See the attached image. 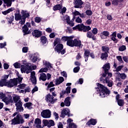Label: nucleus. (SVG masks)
<instances>
[{
    "mask_svg": "<svg viewBox=\"0 0 128 128\" xmlns=\"http://www.w3.org/2000/svg\"><path fill=\"white\" fill-rule=\"evenodd\" d=\"M92 28L90 26H85L83 24H78V30L79 32H86L88 30H90Z\"/></svg>",
    "mask_w": 128,
    "mask_h": 128,
    "instance_id": "nucleus-6",
    "label": "nucleus"
},
{
    "mask_svg": "<svg viewBox=\"0 0 128 128\" xmlns=\"http://www.w3.org/2000/svg\"><path fill=\"white\" fill-rule=\"evenodd\" d=\"M126 50V46L124 45H122L118 48V50L120 52H124Z\"/></svg>",
    "mask_w": 128,
    "mask_h": 128,
    "instance_id": "nucleus-41",
    "label": "nucleus"
},
{
    "mask_svg": "<svg viewBox=\"0 0 128 128\" xmlns=\"http://www.w3.org/2000/svg\"><path fill=\"white\" fill-rule=\"evenodd\" d=\"M70 97H67L64 100V104L66 106H70Z\"/></svg>",
    "mask_w": 128,
    "mask_h": 128,
    "instance_id": "nucleus-28",
    "label": "nucleus"
},
{
    "mask_svg": "<svg viewBox=\"0 0 128 128\" xmlns=\"http://www.w3.org/2000/svg\"><path fill=\"white\" fill-rule=\"evenodd\" d=\"M4 4H6V6L9 8L10 6H12V2H14L15 0H2Z\"/></svg>",
    "mask_w": 128,
    "mask_h": 128,
    "instance_id": "nucleus-20",
    "label": "nucleus"
},
{
    "mask_svg": "<svg viewBox=\"0 0 128 128\" xmlns=\"http://www.w3.org/2000/svg\"><path fill=\"white\" fill-rule=\"evenodd\" d=\"M96 84L98 90L99 94L102 98H106L107 94H110V90L104 85L99 83H97Z\"/></svg>",
    "mask_w": 128,
    "mask_h": 128,
    "instance_id": "nucleus-2",
    "label": "nucleus"
},
{
    "mask_svg": "<svg viewBox=\"0 0 128 128\" xmlns=\"http://www.w3.org/2000/svg\"><path fill=\"white\" fill-rule=\"evenodd\" d=\"M102 52H104L108 54V50H110V48L106 46H102Z\"/></svg>",
    "mask_w": 128,
    "mask_h": 128,
    "instance_id": "nucleus-36",
    "label": "nucleus"
},
{
    "mask_svg": "<svg viewBox=\"0 0 128 128\" xmlns=\"http://www.w3.org/2000/svg\"><path fill=\"white\" fill-rule=\"evenodd\" d=\"M74 38V36H64L62 38V40H63V42H68V40H70V38Z\"/></svg>",
    "mask_w": 128,
    "mask_h": 128,
    "instance_id": "nucleus-40",
    "label": "nucleus"
},
{
    "mask_svg": "<svg viewBox=\"0 0 128 128\" xmlns=\"http://www.w3.org/2000/svg\"><path fill=\"white\" fill-rule=\"evenodd\" d=\"M118 104L120 106H123L124 104V102L123 100L120 99L118 100Z\"/></svg>",
    "mask_w": 128,
    "mask_h": 128,
    "instance_id": "nucleus-38",
    "label": "nucleus"
},
{
    "mask_svg": "<svg viewBox=\"0 0 128 128\" xmlns=\"http://www.w3.org/2000/svg\"><path fill=\"white\" fill-rule=\"evenodd\" d=\"M45 65L47 66L48 68H52V64H50V63L49 62H46Z\"/></svg>",
    "mask_w": 128,
    "mask_h": 128,
    "instance_id": "nucleus-59",
    "label": "nucleus"
},
{
    "mask_svg": "<svg viewBox=\"0 0 128 128\" xmlns=\"http://www.w3.org/2000/svg\"><path fill=\"white\" fill-rule=\"evenodd\" d=\"M108 56V54L107 52H104L102 54L100 58H102V60H106Z\"/></svg>",
    "mask_w": 128,
    "mask_h": 128,
    "instance_id": "nucleus-32",
    "label": "nucleus"
},
{
    "mask_svg": "<svg viewBox=\"0 0 128 128\" xmlns=\"http://www.w3.org/2000/svg\"><path fill=\"white\" fill-rule=\"evenodd\" d=\"M14 16H12L10 17H7L6 20H8L9 24H12V22H14Z\"/></svg>",
    "mask_w": 128,
    "mask_h": 128,
    "instance_id": "nucleus-35",
    "label": "nucleus"
},
{
    "mask_svg": "<svg viewBox=\"0 0 128 128\" xmlns=\"http://www.w3.org/2000/svg\"><path fill=\"white\" fill-rule=\"evenodd\" d=\"M105 83L107 84L108 86H109L110 88H112V86L114 82L112 80H110V78H108L106 77V78Z\"/></svg>",
    "mask_w": 128,
    "mask_h": 128,
    "instance_id": "nucleus-24",
    "label": "nucleus"
},
{
    "mask_svg": "<svg viewBox=\"0 0 128 128\" xmlns=\"http://www.w3.org/2000/svg\"><path fill=\"white\" fill-rule=\"evenodd\" d=\"M58 128H64V125L62 122H60L58 125Z\"/></svg>",
    "mask_w": 128,
    "mask_h": 128,
    "instance_id": "nucleus-64",
    "label": "nucleus"
},
{
    "mask_svg": "<svg viewBox=\"0 0 128 128\" xmlns=\"http://www.w3.org/2000/svg\"><path fill=\"white\" fill-rule=\"evenodd\" d=\"M116 58L120 62L121 64H122V62H124V61L122 60V56H116Z\"/></svg>",
    "mask_w": 128,
    "mask_h": 128,
    "instance_id": "nucleus-50",
    "label": "nucleus"
},
{
    "mask_svg": "<svg viewBox=\"0 0 128 128\" xmlns=\"http://www.w3.org/2000/svg\"><path fill=\"white\" fill-rule=\"evenodd\" d=\"M41 21H42V18L40 17H36L34 18V22H37V24L40 22Z\"/></svg>",
    "mask_w": 128,
    "mask_h": 128,
    "instance_id": "nucleus-47",
    "label": "nucleus"
},
{
    "mask_svg": "<svg viewBox=\"0 0 128 128\" xmlns=\"http://www.w3.org/2000/svg\"><path fill=\"white\" fill-rule=\"evenodd\" d=\"M70 109L68 108L63 109L62 111L60 117L64 118L66 116H70Z\"/></svg>",
    "mask_w": 128,
    "mask_h": 128,
    "instance_id": "nucleus-14",
    "label": "nucleus"
},
{
    "mask_svg": "<svg viewBox=\"0 0 128 128\" xmlns=\"http://www.w3.org/2000/svg\"><path fill=\"white\" fill-rule=\"evenodd\" d=\"M76 22H78V24H82V20L80 18V16H78L76 19Z\"/></svg>",
    "mask_w": 128,
    "mask_h": 128,
    "instance_id": "nucleus-54",
    "label": "nucleus"
},
{
    "mask_svg": "<svg viewBox=\"0 0 128 128\" xmlns=\"http://www.w3.org/2000/svg\"><path fill=\"white\" fill-rule=\"evenodd\" d=\"M38 86H36L32 90V94H34L36 92H38Z\"/></svg>",
    "mask_w": 128,
    "mask_h": 128,
    "instance_id": "nucleus-55",
    "label": "nucleus"
},
{
    "mask_svg": "<svg viewBox=\"0 0 128 128\" xmlns=\"http://www.w3.org/2000/svg\"><path fill=\"white\" fill-rule=\"evenodd\" d=\"M30 78L32 84H36V72H31Z\"/></svg>",
    "mask_w": 128,
    "mask_h": 128,
    "instance_id": "nucleus-17",
    "label": "nucleus"
},
{
    "mask_svg": "<svg viewBox=\"0 0 128 128\" xmlns=\"http://www.w3.org/2000/svg\"><path fill=\"white\" fill-rule=\"evenodd\" d=\"M67 46L74 48V46H82V42L80 40L76 38L72 40L70 38L67 41Z\"/></svg>",
    "mask_w": 128,
    "mask_h": 128,
    "instance_id": "nucleus-3",
    "label": "nucleus"
},
{
    "mask_svg": "<svg viewBox=\"0 0 128 128\" xmlns=\"http://www.w3.org/2000/svg\"><path fill=\"white\" fill-rule=\"evenodd\" d=\"M21 14H22V20L20 21L19 24H20L22 25L24 24L26 18H28V16H30V14L26 12V11H24V10H22Z\"/></svg>",
    "mask_w": 128,
    "mask_h": 128,
    "instance_id": "nucleus-8",
    "label": "nucleus"
},
{
    "mask_svg": "<svg viewBox=\"0 0 128 128\" xmlns=\"http://www.w3.org/2000/svg\"><path fill=\"white\" fill-rule=\"evenodd\" d=\"M119 77L121 80H126V74L124 73H118Z\"/></svg>",
    "mask_w": 128,
    "mask_h": 128,
    "instance_id": "nucleus-33",
    "label": "nucleus"
},
{
    "mask_svg": "<svg viewBox=\"0 0 128 128\" xmlns=\"http://www.w3.org/2000/svg\"><path fill=\"white\" fill-rule=\"evenodd\" d=\"M48 68H42L39 70L38 72H41V74L43 73V72H48Z\"/></svg>",
    "mask_w": 128,
    "mask_h": 128,
    "instance_id": "nucleus-45",
    "label": "nucleus"
},
{
    "mask_svg": "<svg viewBox=\"0 0 128 128\" xmlns=\"http://www.w3.org/2000/svg\"><path fill=\"white\" fill-rule=\"evenodd\" d=\"M77 128L76 125L74 122L70 123L68 124V127H67V128Z\"/></svg>",
    "mask_w": 128,
    "mask_h": 128,
    "instance_id": "nucleus-42",
    "label": "nucleus"
},
{
    "mask_svg": "<svg viewBox=\"0 0 128 128\" xmlns=\"http://www.w3.org/2000/svg\"><path fill=\"white\" fill-rule=\"evenodd\" d=\"M34 124L36 128H44V126H42V120L38 118L35 119Z\"/></svg>",
    "mask_w": 128,
    "mask_h": 128,
    "instance_id": "nucleus-15",
    "label": "nucleus"
},
{
    "mask_svg": "<svg viewBox=\"0 0 128 128\" xmlns=\"http://www.w3.org/2000/svg\"><path fill=\"white\" fill-rule=\"evenodd\" d=\"M86 14L87 16H92V12L90 10H87L86 11Z\"/></svg>",
    "mask_w": 128,
    "mask_h": 128,
    "instance_id": "nucleus-56",
    "label": "nucleus"
},
{
    "mask_svg": "<svg viewBox=\"0 0 128 128\" xmlns=\"http://www.w3.org/2000/svg\"><path fill=\"white\" fill-rule=\"evenodd\" d=\"M6 94H4L2 92H0V98L2 100V102H4V100L6 98Z\"/></svg>",
    "mask_w": 128,
    "mask_h": 128,
    "instance_id": "nucleus-43",
    "label": "nucleus"
},
{
    "mask_svg": "<svg viewBox=\"0 0 128 128\" xmlns=\"http://www.w3.org/2000/svg\"><path fill=\"white\" fill-rule=\"evenodd\" d=\"M65 92H66V94H68L70 93V86H68L65 90Z\"/></svg>",
    "mask_w": 128,
    "mask_h": 128,
    "instance_id": "nucleus-53",
    "label": "nucleus"
},
{
    "mask_svg": "<svg viewBox=\"0 0 128 128\" xmlns=\"http://www.w3.org/2000/svg\"><path fill=\"white\" fill-rule=\"evenodd\" d=\"M123 60H124V62H128V57L126 56H124L122 57Z\"/></svg>",
    "mask_w": 128,
    "mask_h": 128,
    "instance_id": "nucleus-63",
    "label": "nucleus"
},
{
    "mask_svg": "<svg viewBox=\"0 0 128 128\" xmlns=\"http://www.w3.org/2000/svg\"><path fill=\"white\" fill-rule=\"evenodd\" d=\"M58 44H60V39L59 38H56L54 42V46H56Z\"/></svg>",
    "mask_w": 128,
    "mask_h": 128,
    "instance_id": "nucleus-39",
    "label": "nucleus"
},
{
    "mask_svg": "<svg viewBox=\"0 0 128 128\" xmlns=\"http://www.w3.org/2000/svg\"><path fill=\"white\" fill-rule=\"evenodd\" d=\"M46 78L48 77L46 76V74L44 73H41L40 74V76L39 78L40 80H42L43 82H46Z\"/></svg>",
    "mask_w": 128,
    "mask_h": 128,
    "instance_id": "nucleus-22",
    "label": "nucleus"
},
{
    "mask_svg": "<svg viewBox=\"0 0 128 128\" xmlns=\"http://www.w3.org/2000/svg\"><path fill=\"white\" fill-rule=\"evenodd\" d=\"M74 4L75 8H82L84 2L82 0H75Z\"/></svg>",
    "mask_w": 128,
    "mask_h": 128,
    "instance_id": "nucleus-13",
    "label": "nucleus"
},
{
    "mask_svg": "<svg viewBox=\"0 0 128 128\" xmlns=\"http://www.w3.org/2000/svg\"><path fill=\"white\" fill-rule=\"evenodd\" d=\"M45 100L46 102H50V104H54L58 100V98H54L50 94H48L45 97Z\"/></svg>",
    "mask_w": 128,
    "mask_h": 128,
    "instance_id": "nucleus-7",
    "label": "nucleus"
},
{
    "mask_svg": "<svg viewBox=\"0 0 128 128\" xmlns=\"http://www.w3.org/2000/svg\"><path fill=\"white\" fill-rule=\"evenodd\" d=\"M104 70V73L102 75V78H106V74H108V76L106 78H108L109 80L112 78V74L110 72H108V70L110 68V63L105 64L102 67Z\"/></svg>",
    "mask_w": 128,
    "mask_h": 128,
    "instance_id": "nucleus-4",
    "label": "nucleus"
},
{
    "mask_svg": "<svg viewBox=\"0 0 128 128\" xmlns=\"http://www.w3.org/2000/svg\"><path fill=\"white\" fill-rule=\"evenodd\" d=\"M55 124L54 121L53 120H49L48 124V128H50L52 126H54Z\"/></svg>",
    "mask_w": 128,
    "mask_h": 128,
    "instance_id": "nucleus-37",
    "label": "nucleus"
},
{
    "mask_svg": "<svg viewBox=\"0 0 128 128\" xmlns=\"http://www.w3.org/2000/svg\"><path fill=\"white\" fill-rule=\"evenodd\" d=\"M123 68H124V66L122 65L116 68L115 72H120Z\"/></svg>",
    "mask_w": 128,
    "mask_h": 128,
    "instance_id": "nucleus-49",
    "label": "nucleus"
},
{
    "mask_svg": "<svg viewBox=\"0 0 128 128\" xmlns=\"http://www.w3.org/2000/svg\"><path fill=\"white\" fill-rule=\"evenodd\" d=\"M104 36L106 37L108 36H110V32L108 31H104L101 33L100 36L102 38H104Z\"/></svg>",
    "mask_w": 128,
    "mask_h": 128,
    "instance_id": "nucleus-30",
    "label": "nucleus"
},
{
    "mask_svg": "<svg viewBox=\"0 0 128 128\" xmlns=\"http://www.w3.org/2000/svg\"><path fill=\"white\" fill-rule=\"evenodd\" d=\"M18 88L21 89L26 88V84H20L18 86Z\"/></svg>",
    "mask_w": 128,
    "mask_h": 128,
    "instance_id": "nucleus-46",
    "label": "nucleus"
},
{
    "mask_svg": "<svg viewBox=\"0 0 128 128\" xmlns=\"http://www.w3.org/2000/svg\"><path fill=\"white\" fill-rule=\"evenodd\" d=\"M32 34L35 38H40L42 36V32L38 30H34L32 32Z\"/></svg>",
    "mask_w": 128,
    "mask_h": 128,
    "instance_id": "nucleus-18",
    "label": "nucleus"
},
{
    "mask_svg": "<svg viewBox=\"0 0 128 128\" xmlns=\"http://www.w3.org/2000/svg\"><path fill=\"white\" fill-rule=\"evenodd\" d=\"M22 50L23 52H27L28 50V47H23Z\"/></svg>",
    "mask_w": 128,
    "mask_h": 128,
    "instance_id": "nucleus-60",
    "label": "nucleus"
},
{
    "mask_svg": "<svg viewBox=\"0 0 128 128\" xmlns=\"http://www.w3.org/2000/svg\"><path fill=\"white\" fill-rule=\"evenodd\" d=\"M52 86H54V82H51L48 84V88H52Z\"/></svg>",
    "mask_w": 128,
    "mask_h": 128,
    "instance_id": "nucleus-58",
    "label": "nucleus"
},
{
    "mask_svg": "<svg viewBox=\"0 0 128 128\" xmlns=\"http://www.w3.org/2000/svg\"><path fill=\"white\" fill-rule=\"evenodd\" d=\"M14 17L15 20H16L17 22L22 20V15H20V10L16 11V13L14 14Z\"/></svg>",
    "mask_w": 128,
    "mask_h": 128,
    "instance_id": "nucleus-16",
    "label": "nucleus"
},
{
    "mask_svg": "<svg viewBox=\"0 0 128 128\" xmlns=\"http://www.w3.org/2000/svg\"><path fill=\"white\" fill-rule=\"evenodd\" d=\"M49 121H50V120H42V122H43L44 126H48Z\"/></svg>",
    "mask_w": 128,
    "mask_h": 128,
    "instance_id": "nucleus-44",
    "label": "nucleus"
},
{
    "mask_svg": "<svg viewBox=\"0 0 128 128\" xmlns=\"http://www.w3.org/2000/svg\"><path fill=\"white\" fill-rule=\"evenodd\" d=\"M22 72H26V74H30L32 72V67L28 65L22 66L21 68Z\"/></svg>",
    "mask_w": 128,
    "mask_h": 128,
    "instance_id": "nucleus-10",
    "label": "nucleus"
},
{
    "mask_svg": "<svg viewBox=\"0 0 128 128\" xmlns=\"http://www.w3.org/2000/svg\"><path fill=\"white\" fill-rule=\"evenodd\" d=\"M22 32L24 33L25 34H28L30 32H28V28L26 27V26H24L22 28Z\"/></svg>",
    "mask_w": 128,
    "mask_h": 128,
    "instance_id": "nucleus-31",
    "label": "nucleus"
},
{
    "mask_svg": "<svg viewBox=\"0 0 128 128\" xmlns=\"http://www.w3.org/2000/svg\"><path fill=\"white\" fill-rule=\"evenodd\" d=\"M87 37L88 38H92L93 40H96V36L92 33L90 32H87Z\"/></svg>",
    "mask_w": 128,
    "mask_h": 128,
    "instance_id": "nucleus-25",
    "label": "nucleus"
},
{
    "mask_svg": "<svg viewBox=\"0 0 128 128\" xmlns=\"http://www.w3.org/2000/svg\"><path fill=\"white\" fill-rule=\"evenodd\" d=\"M92 32L94 34H98V29L96 28H94L92 30Z\"/></svg>",
    "mask_w": 128,
    "mask_h": 128,
    "instance_id": "nucleus-62",
    "label": "nucleus"
},
{
    "mask_svg": "<svg viewBox=\"0 0 128 128\" xmlns=\"http://www.w3.org/2000/svg\"><path fill=\"white\" fill-rule=\"evenodd\" d=\"M62 8V6L60 4L56 5L54 8V10H61Z\"/></svg>",
    "mask_w": 128,
    "mask_h": 128,
    "instance_id": "nucleus-34",
    "label": "nucleus"
},
{
    "mask_svg": "<svg viewBox=\"0 0 128 128\" xmlns=\"http://www.w3.org/2000/svg\"><path fill=\"white\" fill-rule=\"evenodd\" d=\"M16 106V110L18 112H24V108H22V100H20L18 102H16L15 104Z\"/></svg>",
    "mask_w": 128,
    "mask_h": 128,
    "instance_id": "nucleus-12",
    "label": "nucleus"
},
{
    "mask_svg": "<svg viewBox=\"0 0 128 128\" xmlns=\"http://www.w3.org/2000/svg\"><path fill=\"white\" fill-rule=\"evenodd\" d=\"M12 100L13 102H14L15 104L18 102L20 100V96L18 95L14 94V96H12Z\"/></svg>",
    "mask_w": 128,
    "mask_h": 128,
    "instance_id": "nucleus-23",
    "label": "nucleus"
},
{
    "mask_svg": "<svg viewBox=\"0 0 128 128\" xmlns=\"http://www.w3.org/2000/svg\"><path fill=\"white\" fill-rule=\"evenodd\" d=\"M64 78L63 77H60L59 78L56 80V86H58V84H60L64 81Z\"/></svg>",
    "mask_w": 128,
    "mask_h": 128,
    "instance_id": "nucleus-21",
    "label": "nucleus"
},
{
    "mask_svg": "<svg viewBox=\"0 0 128 128\" xmlns=\"http://www.w3.org/2000/svg\"><path fill=\"white\" fill-rule=\"evenodd\" d=\"M41 116L44 118H50L52 116V112L50 110H44L41 112Z\"/></svg>",
    "mask_w": 128,
    "mask_h": 128,
    "instance_id": "nucleus-9",
    "label": "nucleus"
},
{
    "mask_svg": "<svg viewBox=\"0 0 128 128\" xmlns=\"http://www.w3.org/2000/svg\"><path fill=\"white\" fill-rule=\"evenodd\" d=\"M96 124V120L91 119L87 123V126H90V124H92L93 126H94Z\"/></svg>",
    "mask_w": 128,
    "mask_h": 128,
    "instance_id": "nucleus-26",
    "label": "nucleus"
},
{
    "mask_svg": "<svg viewBox=\"0 0 128 128\" xmlns=\"http://www.w3.org/2000/svg\"><path fill=\"white\" fill-rule=\"evenodd\" d=\"M14 66L16 68H20V64L18 62L14 63Z\"/></svg>",
    "mask_w": 128,
    "mask_h": 128,
    "instance_id": "nucleus-52",
    "label": "nucleus"
},
{
    "mask_svg": "<svg viewBox=\"0 0 128 128\" xmlns=\"http://www.w3.org/2000/svg\"><path fill=\"white\" fill-rule=\"evenodd\" d=\"M24 120L22 116L20 114H18L16 117L14 118L12 120L11 124H24Z\"/></svg>",
    "mask_w": 128,
    "mask_h": 128,
    "instance_id": "nucleus-5",
    "label": "nucleus"
},
{
    "mask_svg": "<svg viewBox=\"0 0 128 128\" xmlns=\"http://www.w3.org/2000/svg\"><path fill=\"white\" fill-rule=\"evenodd\" d=\"M90 52L88 50H85L84 53V56H90Z\"/></svg>",
    "mask_w": 128,
    "mask_h": 128,
    "instance_id": "nucleus-51",
    "label": "nucleus"
},
{
    "mask_svg": "<svg viewBox=\"0 0 128 128\" xmlns=\"http://www.w3.org/2000/svg\"><path fill=\"white\" fill-rule=\"evenodd\" d=\"M118 0H114L112 2V4H114V6H118Z\"/></svg>",
    "mask_w": 128,
    "mask_h": 128,
    "instance_id": "nucleus-57",
    "label": "nucleus"
},
{
    "mask_svg": "<svg viewBox=\"0 0 128 128\" xmlns=\"http://www.w3.org/2000/svg\"><path fill=\"white\" fill-rule=\"evenodd\" d=\"M3 102H5L6 104H13L14 100L12 99V96L10 94H8L7 96L3 99Z\"/></svg>",
    "mask_w": 128,
    "mask_h": 128,
    "instance_id": "nucleus-11",
    "label": "nucleus"
},
{
    "mask_svg": "<svg viewBox=\"0 0 128 128\" xmlns=\"http://www.w3.org/2000/svg\"><path fill=\"white\" fill-rule=\"evenodd\" d=\"M8 75H4L2 77L0 82V86H8V88H13V86H16L18 82H22V78L18 77L16 78L10 79L9 81L6 82V80L8 78Z\"/></svg>",
    "mask_w": 128,
    "mask_h": 128,
    "instance_id": "nucleus-1",
    "label": "nucleus"
},
{
    "mask_svg": "<svg viewBox=\"0 0 128 128\" xmlns=\"http://www.w3.org/2000/svg\"><path fill=\"white\" fill-rule=\"evenodd\" d=\"M80 67L77 66L74 68V72H78L80 70Z\"/></svg>",
    "mask_w": 128,
    "mask_h": 128,
    "instance_id": "nucleus-61",
    "label": "nucleus"
},
{
    "mask_svg": "<svg viewBox=\"0 0 128 128\" xmlns=\"http://www.w3.org/2000/svg\"><path fill=\"white\" fill-rule=\"evenodd\" d=\"M40 40L42 44H46V36L41 37Z\"/></svg>",
    "mask_w": 128,
    "mask_h": 128,
    "instance_id": "nucleus-48",
    "label": "nucleus"
},
{
    "mask_svg": "<svg viewBox=\"0 0 128 128\" xmlns=\"http://www.w3.org/2000/svg\"><path fill=\"white\" fill-rule=\"evenodd\" d=\"M64 48V45L62 44H58L57 46L55 48V50L60 54V51L62 50Z\"/></svg>",
    "mask_w": 128,
    "mask_h": 128,
    "instance_id": "nucleus-19",
    "label": "nucleus"
},
{
    "mask_svg": "<svg viewBox=\"0 0 128 128\" xmlns=\"http://www.w3.org/2000/svg\"><path fill=\"white\" fill-rule=\"evenodd\" d=\"M24 106L27 108L28 110H32V102H27L24 104Z\"/></svg>",
    "mask_w": 128,
    "mask_h": 128,
    "instance_id": "nucleus-27",
    "label": "nucleus"
},
{
    "mask_svg": "<svg viewBox=\"0 0 128 128\" xmlns=\"http://www.w3.org/2000/svg\"><path fill=\"white\" fill-rule=\"evenodd\" d=\"M14 8H10L6 11L2 12V14L6 16V14H10V12H14Z\"/></svg>",
    "mask_w": 128,
    "mask_h": 128,
    "instance_id": "nucleus-29",
    "label": "nucleus"
}]
</instances>
